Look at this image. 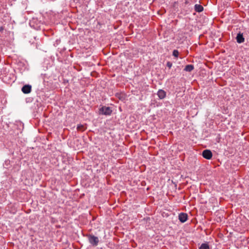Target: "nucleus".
Returning a JSON list of instances; mask_svg holds the SVG:
<instances>
[{
    "label": "nucleus",
    "instance_id": "4",
    "mask_svg": "<svg viewBox=\"0 0 249 249\" xmlns=\"http://www.w3.org/2000/svg\"><path fill=\"white\" fill-rule=\"evenodd\" d=\"M32 86L30 85H25L21 89V91L24 94H28L31 92Z\"/></svg>",
    "mask_w": 249,
    "mask_h": 249
},
{
    "label": "nucleus",
    "instance_id": "10",
    "mask_svg": "<svg viewBox=\"0 0 249 249\" xmlns=\"http://www.w3.org/2000/svg\"><path fill=\"white\" fill-rule=\"evenodd\" d=\"M199 249H210V248L208 244L203 243L201 244Z\"/></svg>",
    "mask_w": 249,
    "mask_h": 249
},
{
    "label": "nucleus",
    "instance_id": "5",
    "mask_svg": "<svg viewBox=\"0 0 249 249\" xmlns=\"http://www.w3.org/2000/svg\"><path fill=\"white\" fill-rule=\"evenodd\" d=\"M188 219V215L186 213H180L178 215V219L181 223H184Z\"/></svg>",
    "mask_w": 249,
    "mask_h": 249
},
{
    "label": "nucleus",
    "instance_id": "14",
    "mask_svg": "<svg viewBox=\"0 0 249 249\" xmlns=\"http://www.w3.org/2000/svg\"><path fill=\"white\" fill-rule=\"evenodd\" d=\"M185 3H188L187 1H185Z\"/></svg>",
    "mask_w": 249,
    "mask_h": 249
},
{
    "label": "nucleus",
    "instance_id": "9",
    "mask_svg": "<svg viewBox=\"0 0 249 249\" xmlns=\"http://www.w3.org/2000/svg\"><path fill=\"white\" fill-rule=\"evenodd\" d=\"M194 69V66L193 65H191V64H190V65H186L184 69V71H188V72H191Z\"/></svg>",
    "mask_w": 249,
    "mask_h": 249
},
{
    "label": "nucleus",
    "instance_id": "8",
    "mask_svg": "<svg viewBox=\"0 0 249 249\" xmlns=\"http://www.w3.org/2000/svg\"><path fill=\"white\" fill-rule=\"evenodd\" d=\"M194 8H195V10L196 12H199V13L203 11V10L204 9L203 7L201 5L197 4L195 5Z\"/></svg>",
    "mask_w": 249,
    "mask_h": 249
},
{
    "label": "nucleus",
    "instance_id": "2",
    "mask_svg": "<svg viewBox=\"0 0 249 249\" xmlns=\"http://www.w3.org/2000/svg\"><path fill=\"white\" fill-rule=\"evenodd\" d=\"M112 113V110L110 107L103 106L99 109V114L105 115H109Z\"/></svg>",
    "mask_w": 249,
    "mask_h": 249
},
{
    "label": "nucleus",
    "instance_id": "6",
    "mask_svg": "<svg viewBox=\"0 0 249 249\" xmlns=\"http://www.w3.org/2000/svg\"><path fill=\"white\" fill-rule=\"evenodd\" d=\"M236 39L238 43H242L245 41V38L243 37V34H241V33L237 34Z\"/></svg>",
    "mask_w": 249,
    "mask_h": 249
},
{
    "label": "nucleus",
    "instance_id": "11",
    "mask_svg": "<svg viewBox=\"0 0 249 249\" xmlns=\"http://www.w3.org/2000/svg\"><path fill=\"white\" fill-rule=\"evenodd\" d=\"M77 129L78 130L84 131L85 130V126L83 125L79 124L77 126Z\"/></svg>",
    "mask_w": 249,
    "mask_h": 249
},
{
    "label": "nucleus",
    "instance_id": "13",
    "mask_svg": "<svg viewBox=\"0 0 249 249\" xmlns=\"http://www.w3.org/2000/svg\"><path fill=\"white\" fill-rule=\"evenodd\" d=\"M167 67H168L169 69H170L172 66V63L171 62H167L166 64Z\"/></svg>",
    "mask_w": 249,
    "mask_h": 249
},
{
    "label": "nucleus",
    "instance_id": "1",
    "mask_svg": "<svg viewBox=\"0 0 249 249\" xmlns=\"http://www.w3.org/2000/svg\"><path fill=\"white\" fill-rule=\"evenodd\" d=\"M87 236L88 238L89 242L93 246H97L99 242V239L97 237L92 234H88Z\"/></svg>",
    "mask_w": 249,
    "mask_h": 249
},
{
    "label": "nucleus",
    "instance_id": "12",
    "mask_svg": "<svg viewBox=\"0 0 249 249\" xmlns=\"http://www.w3.org/2000/svg\"><path fill=\"white\" fill-rule=\"evenodd\" d=\"M178 52L177 50H174L173 52V55L176 57H178Z\"/></svg>",
    "mask_w": 249,
    "mask_h": 249
},
{
    "label": "nucleus",
    "instance_id": "3",
    "mask_svg": "<svg viewBox=\"0 0 249 249\" xmlns=\"http://www.w3.org/2000/svg\"><path fill=\"white\" fill-rule=\"evenodd\" d=\"M212 152L208 149L204 150L202 152L203 157L207 160H210L212 157Z\"/></svg>",
    "mask_w": 249,
    "mask_h": 249
},
{
    "label": "nucleus",
    "instance_id": "7",
    "mask_svg": "<svg viewBox=\"0 0 249 249\" xmlns=\"http://www.w3.org/2000/svg\"><path fill=\"white\" fill-rule=\"evenodd\" d=\"M157 95L160 99H164L166 96V92L162 89H159Z\"/></svg>",
    "mask_w": 249,
    "mask_h": 249
}]
</instances>
